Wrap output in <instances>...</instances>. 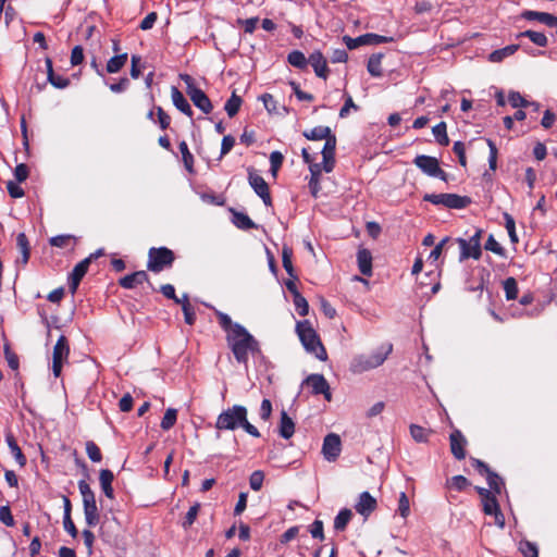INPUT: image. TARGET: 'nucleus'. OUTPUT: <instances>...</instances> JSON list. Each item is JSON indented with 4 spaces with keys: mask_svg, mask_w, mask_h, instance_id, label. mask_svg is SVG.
<instances>
[{
    "mask_svg": "<svg viewBox=\"0 0 557 557\" xmlns=\"http://www.w3.org/2000/svg\"><path fill=\"white\" fill-rule=\"evenodd\" d=\"M284 157L280 151H273L270 154L271 172L273 176H276L278 169L282 166Z\"/></svg>",
    "mask_w": 557,
    "mask_h": 557,
    "instance_id": "obj_56",
    "label": "nucleus"
},
{
    "mask_svg": "<svg viewBox=\"0 0 557 557\" xmlns=\"http://www.w3.org/2000/svg\"><path fill=\"white\" fill-rule=\"evenodd\" d=\"M382 59H383V54L382 53H375V54H372L369 60H368V65H367V69H368V72L373 76V77H381L382 76Z\"/></svg>",
    "mask_w": 557,
    "mask_h": 557,
    "instance_id": "obj_30",
    "label": "nucleus"
},
{
    "mask_svg": "<svg viewBox=\"0 0 557 557\" xmlns=\"http://www.w3.org/2000/svg\"><path fill=\"white\" fill-rule=\"evenodd\" d=\"M287 61L292 66L300 69V70L306 69V66L308 64V59L299 50H294V51L289 52L287 55Z\"/></svg>",
    "mask_w": 557,
    "mask_h": 557,
    "instance_id": "obj_33",
    "label": "nucleus"
},
{
    "mask_svg": "<svg viewBox=\"0 0 557 557\" xmlns=\"http://www.w3.org/2000/svg\"><path fill=\"white\" fill-rule=\"evenodd\" d=\"M413 164L429 176L447 181V174L441 169L440 162L435 157L419 154L414 158Z\"/></svg>",
    "mask_w": 557,
    "mask_h": 557,
    "instance_id": "obj_7",
    "label": "nucleus"
},
{
    "mask_svg": "<svg viewBox=\"0 0 557 557\" xmlns=\"http://www.w3.org/2000/svg\"><path fill=\"white\" fill-rule=\"evenodd\" d=\"M519 49V45H509L502 49L494 50L490 53L488 60L491 62H502L504 59L512 55Z\"/></svg>",
    "mask_w": 557,
    "mask_h": 557,
    "instance_id": "obj_26",
    "label": "nucleus"
},
{
    "mask_svg": "<svg viewBox=\"0 0 557 557\" xmlns=\"http://www.w3.org/2000/svg\"><path fill=\"white\" fill-rule=\"evenodd\" d=\"M450 450L454 457L458 460L465 459L466 450L465 446L467 441L459 430H455L450 433Z\"/></svg>",
    "mask_w": 557,
    "mask_h": 557,
    "instance_id": "obj_17",
    "label": "nucleus"
},
{
    "mask_svg": "<svg viewBox=\"0 0 557 557\" xmlns=\"http://www.w3.org/2000/svg\"><path fill=\"white\" fill-rule=\"evenodd\" d=\"M114 480L113 472L108 469H102L99 474L100 486L108 498L114 497L112 482Z\"/></svg>",
    "mask_w": 557,
    "mask_h": 557,
    "instance_id": "obj_24",
    "label": "nucleus"
},
{
    "mask_svg": "<svg viewBox=\"0 0 557 557\" xmlns=\"http://www.w3.org/2000/svg\"><path fill=\"white\" fill-rule=\"evenodd\" d=\"M174 252L166 248H150L148 252L147 269L151 272L159 273L169 268L174 262Z\"/></svg>",
    "mask_w": 557,
    "mask_h": 557,
    "instance_id": "obj_4",
    "label": "nucleus"
},
{
    "mask_svg": "<svg viewBox=\"0 0 557 557\" xmlns=\"http://www.w3.org/2000/svg\"><path fill=\"white\" fill-rule=\"evenodd\" d=\"M335 149H336V136L332 134L325 139L322 148L323 170L330 173L334 169L335 164Z\"/></svg>",
    "mask_w": 557,
    "mask_h": 557,
    "instance_id": "obj_11",
    "label": "nucleus"
},
{
    "mask_svg": "<svg viewBox=\"0 0 557 557\" xmlns=\"http://www.w3.org/2000/svg\"><path fill=\"white\" fill-rule=\"evenodd\" d=\"M486 480L490 485V488L494 493L500 494L502 487L504 485L502 478L498 474H496L495 472L491 471L486 474Z\"/></svg>",
    "mask_w": 557,
    "mask_h": 557,
    "instance_id": "obj_47",
    "label": "nucleus"
},
{
    "mask_svg": "<svg viewBox=\"0 0 557 557\" xmlns=\"http://www.w3.org/2000/svg\"><path fill=\"white\" fill-rule=\"evenodd\" d=\"M508 102L512 108H528L529 101L525 100L520 92L510 91L508 95Z\"/></svg>",
    "mask_w": 557,
    "mask_h": 557,
    "instance_id": "obj_51",
    "label": "nucleus"
},
{
    "mask_svg": "<svg viewBox=\"0 0 557 557\" xmlns=\"http://www.w3.org/2000/svg\"><path fill=\"white\" fill-rule=\"evenodd\" d=\"M176 419H177V410L173 409V408H169L165 411L163 419L161 421V424H160L161 429L164 431L170 430L176 423Z\"/></svg>",
    "mask_w": 557,
    "mask_h": 557,
    "instance_id": "obj_42",
    "label": "nucleus"
},
{
    "mask_svg": "<svg viewBox=\"0 0 557 557\" xmlns=\"http://www.w3.org/2000/svg\"><path fill=\"white\" fill-rule=\"evenodd\" d=\"M69 355V342L64 335H61L58 338L52 352V371L55 377L61 375L63 363L67 361Z\"/></svg>",
    "mask_w": 557,
    "mask_h": 557,
    "instance_id": "obj_8",
    "label": "nucleus"
},
{
    "mask_svg": "<svg viewBox=\"0 0 557 557\" xmlns=\"http://www.w3.org/2000/svg\"><path fill=\"white\" fill-rule=\"evenodd\" d=\"M7 189H8L9 195L12 198H21L24 196L23 188L17 183H15L13 181L8 182Z\"/></svg>",
    "mask_w": 557,
    "mask_h": 557,
    "instance_id": "obj_63",
    "label": "nucleus"
},
{
    "mask_svg": "<svg viewBox=\"0 0 557 557\" xmlns=\"http://www.w3.org/2000/svg\"><path fill=\"white\" fill-rule=\"evenodd\" d=\"M292 257H293L292 249L288 247H283V249H282L283 268L285 269V271L288 273L289 276L295 277L294 268H293V263H292Z\"/></svg>",
    "mask_w": 557,
    "mask_h": 557,
    "instance_id": "obj_44",
    "label": "nucleus"
},
{
    "mask_svg": "<svg viewBox=\"0 0 557 557\" xmlns=\"http://www.w3.org/2000/svg\"><path fill=\"white\" fill-rule=\"evenodd\" d=\"M0 521L7 527L14 525V518L9 506L0 507Z\"/></svg>",
    "mask_w": 557,
    "mask_h": 557,
    "instance_id": "obj_60",
    "label": "nucleus"
},
{
    "mask_svg": "<svg viewBox=\"0 0 557 557\" xmlns=\"http://www.w3.org/2000/svg\"><path fill=\"white\" fill-rule=\"evenodd\" d=\"M371 369H375V367L369 360L367 355L356 356L350 363V370L354 373H362Z\"/></svg>",
    "mask_w": 557,
    "mask_h": 557,
    "instance_id": "obj_25",
    "label": "nucleus"
},
{
    "mask_svg": "<svg viewBox=\"0 0 557 557\" xmlns=\"http://www.w3.org/2000/svg\"><path fill=\"white\" fill-rule=\"evenodd\" d=\"M332 135V131L329 126H315L310 131L304 132V136L309 140H321L326 139Z\"/></svg>",
    "mask_w": 557,
    "mask_h": 557,
    "instance_id": "obj_27",
    "label": "nucleus"
},
{
    "mask_svg": "<svg viewBox=\"0 0 557 557\" xmlns=\"http://www.w3.org/2000/svg\"><path fill=\"white\" fill-rule=\"evenodd\" d=\"M308 63L313 67L318 77L326 79L329 75L327 62L320 51L312 52L308 58Z\"/></svg>",
    "mask_w": 557,
    "mask_h": 557,
    "instance_id": "obj_15",
    "label": "nucleus"
},
{
    "mask_svg": "<svg viewBox=\"0 0 557 557\" xmlns=\"http://www.w3.org/2000/svg\"><path fill=\"white\" fill-rule=\"evenodd\" d=\"M482 504H483V511L486 515H493L499 510V506H498V503H497L494 494L491 495L490 497L483 499Z\"/></svg>",
    "mask_w": 557,
    "mask_h": 557,
    "instance_id": "obj_54",
    "label": "nucleus"
},
{
    "mask_svg": "<svg viewBox=\"0 0 557 557\" xmlns=\"http://www.w3.org/2000/svg\"><path fill=\"white\" fill-rule=\"evenodd\" d=\"M484 248L488 251H492L500 257H504L505 256V249L503 248V246L495 239V237L493 235H490L486 243H485V246Z\"/></svg>",
    "mask_w": 557,
    "mask_h": 557,
    "instance_id": "obj_52",
    "label": "nucleus"
},
{
    "mask_svg": "<svg viewBox=\"0 0 557 557\" xmlns=\"http://www.w3.org/2000/svg\"><path fill=\"white\" fill-rule=\"evenodd\" d=\"M362 38H366V45H379L393 41L392 37L381 36L376 34H364L362 35Z\"/></svg>",
    "mask_w": 557,
    "mask_h": 557,
    "instance_id": "obj_57",
    "label": "nucleus"
},
{
    "mask_svg": "<svg viewBox=\"0 0 557 557\" xmlns=\"http://www.w3.org/2000/svg\"><path fill=\"white\" fill-rule=\"evenodd\" d=\"M527 37L529 38L534 45L539 47H546L548 44V39L545 36L544 33L534 32V30H525L520 34H518L517 38Z\"/></svg>",
    "mask_w": 557,
    "mask_h": 557,
    "instance_id": "obj_32",
    "label": "nucleus"
},
{
    "mask_svg": "<svg viewBox=\"0 0 557 557\" xmlns=\"http://www.w3.org/2000/svg\"><path fill=\"white\" fill-rule=\"evenodd\" d=\"M306 383L312 388L314 395H323L327 401H331L332 394L330 385L322 374H311L306 379Z\"/></svg>",
    "mask_w": 557,
    "mask_h": 557,
    "instance_id": "obj_12",
    "label": "nucleus"
},
{
    "mask_svg": "<svg viewBox=\"0 0 557 557\" xmlns=\"http://www.w3.org/2000/svg\"><path fill=\"white\" fill-rule=\"evenodd\" d=\"M83 509H84L86 524L89 528L96 527L100 520V515H99L97 503L95 505L86 506Z\"/></svg>",
    "mask_w": 557,
    "mask_h": 557,
    "instance_id": "obj_31",
    "label": "nucleus"
},
{
    "mask_svg": "<svg viewBox=\"0 0 557 557\" xmlns=\"http://www.w3.org/2000/svg\"><path fill=\"white\" fill-rule=\"evenodd\" d=\"M144 282H149L148 274L145 271H137L122 277L119 283L123 288L132 289Z\"/></svg>",
    "mask_w": 557,
    "mask_h": 557,
    "instance_id": "obj_19",
    "label": "nucleus"
},
{
    "mask_svg": "<svg viewBox=\"0 0 557 557\" xmlns=\"http://www.w3.org/2000/svg\"><path fill=\"white\" fill-rule=\"evenodd\" d=\"M392 350H393V345L392 344H386V345H383V346L379 347L372 354L367 355V357L372 362V364L375 368H377V367H380L381 364L384 363V361L386 360L388 355L392 352Z\"/></svg>",
    "mask_w": 557,
    "mask_h": 557,
    "instance_id": "obj_23",
    "label": "nucleus"
},
{
    "mask_svg": "<svg viewBox=\"0 0 557 557\" xmlns=\"http://www.w3.org/2000/svg\"><path fill=\"white\" fill-rule=\"evenodd\" d=\"M481 236H482V230H476L475 233L470 236V238L463 239L458 238L457 243L460 247V260H466L469 258H473L478 260L482 255L481 249Z\"/></svg>",
    "mask_w": 557,
    "mask_h": 557,
    "instance_id": "obj_6",
    "label": "nucleus"
},
{
    "mask_svg": "<svg viewBox=\"0 0 557 557\" xmlns=\"http://www.w3.org/2000/svg\"><path fill=\"white\" fill-rule=\"evenodd\" d=\"M86 454L88 455L89 459L94 462H100L102 459V455L99 447L92 441H88L86 443Z\"/></svg>",
    "mask_w": 557,
    "mask_h": 557,
    "instance_id": "obj_50",
    "label": "nucleus"
},
{
    "mask_svg": "<svg viewBox=\"0 0 557 557\" xmlns=\"http://www.w3.org/2000/svg\"><path fill=\"white\" fill-rule=\"evenodd\" d=\"M76 238L73 235L64 234L57 235L49 239V243L52 247L65 248L71 242H75Z\"/></svg>",
    "mask_w": 557,
    "mask_h": 557,
    "instance_id": "obj_46",
    "label": "nucleus"
},
{
    "mask_svg": "<svg viewBox=\"0 0 557 557\" xmlns=\"http://www.w3.org/2000/svg\"><path fill=\"white\" fill-rule=\"evenodd\" d=\"M249 185L252 187L255 193L262 199L267 207L272 206V199L269 191V185L264 178L252 170L249 171L248 175Z\"/></svg>",
    "mask_w": 557,
    "mask_h": 557,
    "instance_id": "obj_9",
    "label": "nucleus"
},
{
    "mask_svg": "<svg viewBox=\"0 0 557 557\" xmlns=\"http://www.w3.org/2000/svg\"><path fill=\"white\" fill-rule=\"evenodd\" d=\"M470 485V482L463 475H455L447 480L446 486L449 490L458 492L465 491Z\"/></svg>",
    "mask_w": 557,
    "mask_h": 557,
    "instance_id": "obj_37",
    "label": "nucleus"
},
{
    "mask_svg": "<svg viewBox=\"0 0 557 557\" xmlns=\"http://www.w3.org/2000/svg\"><path fill=\"white\" fill-rule=\"evenodd\" d=\"M5 441H7V444L10 448L12 455L14 456L16 462L21 467H24L26 465V457L24 456L21 448L18 447L14 436L12 434H9V435H7Z\"/></svg>",
    "mask_w": 557,
    "mask_h": 557,
    "instance_id": "obj_28",
    "label": "nucleus"
},
{
    "mask_svg": "<svg viewBox=\"0 0 557 557\" xmlns=\"http://www.w3.org/2000/svg\"><path fill=\"white\" fill-rule=\"evenodd\" d=\"M171 97L173 104L177 110H180L182 113L186 114L187 116H193V110L184 95L178 90L177 87L173 86L171 88Z\"/></svg>",
    "mask_w": 557,
    "mask_h": 557,
    "instance_id": "obj_20",
    "label": "nucleus"
},
{
    "mask_svg": "<svg viewBox=\"0 0 557 557\" xmlns=\"http://www.w3.org/2000/svg\"><path fill=\"white\" fill-rule=\"evenodd\" d=\"M294 306L299 315L305 317L309 312V305L306 298L301 294H297L294 297Z\"/></svg>",
    "mask_w": 557,
    "mask_h": 557,
    "instance_id": "obj_49",
    "label": "nucleus"
},
{
    "mask_svg": "<svg viewBox=\"0 0 557 557\" xmlns=\"http://www.w3.org/2000/svg\"><path fill=\"white\" fill-rule=\"evenodd\" d=\"M296 332L307 352L314 355L321 361L326 360V350L309 321L297 322Z\"/></svg>",
    "mask_w": 557,
    "mask_h": 557,
    "instance_id": "obj_3",
    "label": "nucleus"
},
{
    "mask_svg": "<svg viewBox=\"0 0 557 557\" xmlns=\"http://www.w3.org/2000/svg\"><path fill=\"white\" fill-rule=\"evenodd\" d=\"M232 221L240 230H250L256 227L253 221L243 212H233Z\"/></svg>",
    "mask_w": 557,
    "mask_h": 557,
    "instance_id": "obj_35",
    "label": "nucleus"
},
{
    "mask_svg": "<svg viewBox=\"0 0 557 557\" xmlns=\"http://www.w3.org/2000/svg\"><path fill=\"white\" fill-rule=\"evenodd\" d=\"M504 219H505V227H506V230L508 232L510 240L512 243H517L518 242V236H517V233H516V223H515L513 218L510 214L505 213L504 214Z\"/></svg>",
    "mask_w": 557,
    "mask_h": 557,
    "instance_id": "obj_55",
    "label": "nucleus"
},
{
    "mask_svg": "<svg viewBox=\"0 0 557 557\" xmlns=\"http://www.w3.org/2000/svg\"><path fill=\"white\" fill-rule=\"evenodd\" d=\"M423 200L450 209H463L471 202L470 198L457 194H425Z\"/></svg>",
    "mask_w": 557,
    "mask_h": 557,
    "instance_id": "obj_5",
    "label": "nucleus"
},
{
    "mask_svg": "<svg viewBox=\"0 0 557 557\" xmlns=\"http://www.w3.org/2000/svg\"><path fill=\"white\" fill-rule=\"evenodd\" d=\"M376 508V500L374 497L371 496L369 492H362L359 495V499L355 506V509L358 513L363 516L364 518H368L371 512L374 511Z\"/></svg>",
    "mask_w": 557,
    "mask_h": 557,
    "instance_id": "obj_16",
    "label": "nucleus"
},
{
    "mask_svg": "<svg viewBox=\"0 0 557 557\" xmlns=\"http://www.w3.org/2000/svg\"><path fill=\"white\" fill-rule=\"evenodd\" d=\"M522 17L528 21H537L541 22L547 26H556L557 25V16L546 13V12H539V11H524L522 13Z\"/></svg>",
    "mask_w": 557,
    "mask_h": 557,
    "instance_id": "obj_18",
    "label": "nucleus"
},
{
    "mask_svg": "<svg viewBox=\"0 0 557 557\" xmlns=\"http://www.w3.org/2000/svg\"><path fill=\"white\" fill-rule=\"evenodd\" d=\"M453 150L458 156L460 165L465 168L467 165L465 144L462 141H456L453 146Z\"/></svg>",
    "mask_w": 557,
    "mask_h": 557,
    "instance_id": "obj_62",
    "label": "nucleus"
},
{
    "mask_svg": "<svg viewBox=\"0 0 557 557\" xmlns=\"http://www.w3.org/2000/svg\"><path fill=\"white\" fill-rule=\"evenodd\" d=\"M16 246L22 253V263L26 264L29 259V243L24 233H20L16 237Z\"/></svg>",
    "mask_w": 557,
    "mask_h": 557,
    "instance_id": "obj_36",
    "label": "nucleus"
},
{
    "mask_svg": "<svg viewBox=\"0 0 557 557\" xmlns=\"http://www.w3.org/2000/svg\"><path fill=\"white\" fill-rule=\"evenodd\" d=\"M357 261H358V268L359 271L366 275L371 276L372 275V255L370 250L362 248L358 250L357 253Z\"/></svg>",
    "mask_w": 557,
    "mask_h": 557,
    "instance_id": "obj_21",
    "label": "nucleus"
},
{
    "mask_svg": "<svg viewBox=\"0 0 557 557\" xmlns=\"http://www.w3.org/2000/svg\"><path fill=\"white\" fill-rule=\"evenodd\" d=\"M14 177L18 183L26 181L28 177V168L26 164H17L14 169Z\"/></svg>",
    "mask_w": 557,
    "mask_h": 557,
    "instance_id": "obj_64",
    "label": "nucleus"
},
{
    "mask_svg": "<svg viewBox=\"0 0 557 557\" xmlns=\"http://www.w3.org/2000/svg\"><path fill=\"white\" fill-rule=\"evenodd\" d=\"M214 426L219 431H234L242 428L249 435L260 437L258 429L248 421L247 408L242 405H234L223 410L218 416Z\"/></svg>",
    "mask_w": 557,
    "mask_h": 557,
    "instance_id": "obj_2",
    "label": "nucleus"
},
{
    "mask_svg": "<svg viewBox=\"0 0 557 557\" xmlns=\"http://www.w3.org/2000/svg\"><path fill=\"white\" fill-rule=\"evenodd\" d=\"M504 290L507 300L516 299L518 296V285L513 277H508L504 281Z\"/></svg>",
    "mask_w": 557,
    "mask_h": 557,
    "instance_id": "obj_43",
    "label": "nucleus"
},
{
    "mask_svg": "<svg viewBox=\"0 0 557 557\" xmlns=\"http://www.w3.org/2000/svg\"><path fill=\"white\" fill-rule=\"evenodd\" d=\"M410 435L418 443H425L431 434L430 430L424 429L418 424L410 425Z\"/></svg>",
    "mask_w": 557,
    "mask_h": 557,
    "instance_id": "obj_38",
    "label": "nucleus"
},
{
    "mask_svg": "<svg viewBox=\"0 0 557 557\" xmlns=\"http://www.w3.org/2000/svg\"><path fill=\"white\" fill-rule=\"evenodd\" d=\"M520 550L523 557H539V550L534 543L531 542H522L520 544Z\"/></svg>",
    "mask_w": 557,
    "mask_h": 557,
    "instance_id": "obj_58",
    "label": "nucleus"
},
{
    "mask_svg": "<svg viewBox=\"0 0 557 557\" xmlns=\"http://www.w3.org/2000/svg\"><path fill=\"white\" fill-rule=\"evenodd\" d=\"M398 512L403 518L408 517L410 512L409 499L405 492H401L399 495Z\"/></svg>",
    "mask_w": 557,
    "mask_h": 557,
    "instance_id": "obj_59",
    "label": "nucleus"
},
{
    "mask_svg": "<svg viewBox=\"0 0 557 557\" xmlns=\"http://www.w3.org/2000/svg\"><path fill=\"white\" fill-rule=\"evenodd\" d=\"M264 474L260 470H256L250 474L249 485L253 491H260L263 484Z\"/></svg>",
    "mask_w": 557,
    "mask_h": 557,
    "instance_id": "obj_53",
    "label": "nucleus"
},
{
    "mask_svg": "<svg viewBox=\"0 0 557 557\" xmlns=\"http://www.w3.org/2000/svg\"><path fill=\"white\" fill-rule=\"evenodd\" d=\"M188 97L190 98L193 103L205 114H209L212 111L213 106L211 100L200 88H193L189 91Z\"/></svg>",
    "mask_w": 557,
    "mask_h": 557,
    "instance_id": "obj_14",
    "label": "nucleus"
},
{
    "mask_svg": "<svg viewBox=\"0 0 557 557\" xmlns=\"http://www.w3.org/2000/svg\"><path fill=\"white\" fill-rule=\"evenodd\" d=\"M199 509H200V504L199 503H196L195 505H193L189 510L187 511L183 522H182V527L186 530V529H189L194 522L196 521L197 519V516H198V512H199Z\"/></svg>",
    "mask_w": 557,
    "mask_h": 557,
    "instance_id": "obj_45",
    "label": "nucleus"
},
{
    "mask_svg": "<svg viewBox=\"0 0 557 557\" xmlns=\"http://www.w3.org/2000/svg\"><path fill=\"white\" fill-rule=\"evenodd\" d=\"M127 62V53L112 57L107 63L108 73H117Z\"/></svg>",
    "mask_w": 557,
    "mask_h": 557,
    "instance_id": "obj_34",
    "label": "nucleus"
},
{
    "mask_svg": "<svg viewBox=\"0 0 557 557\" xmlns=\"http://www.w3.org/2000/svg\"><path fill=\"white\" fill-rule=\"evenodd\" d=\"M295 433V423L285 410L281 411L278 434L285 440L290 438Z\"/></svg>",
    "mask_w": 557,
    "mask_h": 557,
    "instance_id": "obj_22",
    "label": "nucleus"
},
{
    "mask_svg": "<svg viewBox=\"0 0 557 557\" xmlns=\"http://www.w3.org/2000/svg\"><path fill=\"white\" fill-rule=\"evenodd\" d=\"M342 450L341 438L337 434L330 433L324 437L322 453L327 461H335Z\"/></svg>",
    "mask_w": 557,
    "mask_h": 557,
    "instance_id": "obj_10",
    "label": "nucleus"
},
{
    "mask_svg": "<svg viewBox=\"0 0 557 557\" xmlns=\"http://www.w3.org/2000/svg\"><path fill=\"white\" fill-rule=\"evenodd\" d=\"M352 512L348 508L342 509L334 519V529L337 532H342L346 529L349 521L351 520Z\"/></svg>",
    "mask_w": 557,
    "mask_h": 557,
    "instance_id": "obj_29",
    "label": "nucleus"
},
{
    "mask_svg": "<svg viewBox=\"0 0 557 557\" xmlns=\"http://www.w3.org/2000/svg\"><path fill=\"white\" fill-rule=\"evenodd\" d=\"M178 148L182 153L183 162H184L186 170L189 173H193L194 156L190 153L186 141H181L178 145Z\"/></svg>",
    "mask_w": 557,
    "mask_h": 557,
    "instance_id": "obj_41",
    "label": "nucleus"
},
{
    "mask_svg": "<svg viewBox=\"0 0 557 557\" xmlns=\"http://www.w3.org/2000/svg\"><path fill=\"white\" fill-rule=\"evenodd\" d=\"M89 265L90 258H85L74 267L69 281V286L72 293L76 292L82 278L87 273Z\"/></svg>",
    "mask_w": 557,
    "mask_h": 557,
    "instance_id": "obj_13",
    "label": "nucleus"
},
{
    "mask_svg": "<svg viewBox=\"0 0 557 557\" xmlns=\"http://www.w3.org/2000/svg\"><path fill=\"white\" fill-rule=\"evenodd\" d=\"M219 324L225 332L227 347L234 355L235 360L248 367L249 355H260L261 348L259 342L251 335L245 326L233 322L231 317L222 311L215 310Z\"/></svg>",
    "mask_w": 557,
    "mask_h": 557,
    "instance_id": "obj_1",
    "label": "nucleus"
},
{
    "mask_svg": "<svg viewBox=\"0 0 557 557\" xmlns=\"http://www.w3.org/2000/svg\"><path fill=\"white\" fill-rule=\"evenodd\" d=\"M154 109L158 115L157 122L159 123L161 129H166L171 123L170 115L161 107H156Z\"/></svg>",
    "mask_w": 557,
    "mask_h": 557,
    "instance_id": "obj_61",
    "label": "nucleus"
},
{
    "mask_svg": "<svg viewBox=\"0 0 557 557\" xmlns=\"http://www.w3.org/2000/svg\"><path fill=\"white\" fill-rule=\"evenodd\" d=\"M183 312H184L185 322L188 325H193L196 320V314H195L193 307L189 304L187 294H184Z\"/></svg>",
    "mask_w": 557,
    "mask_h": 557,
    "instance_id": "obj_48",
    "label": "nucleus"
},
{
    "mask_svg": "<svg viewBox=\"0 0 557 557\" xmlns=\"http://www.w3.org/2000/svg\"><path fill=\"white\" fill-rule=\"evenodd\" d=\"M242 106V98L235 92L232 94L231 98L225 103V111L230 117H233L239 111Z\"/></svg>",
    "mask_w": 557,
    "mask_h": 557,
    "instance_id": "obj_40",
    "label": "nucleus"
},
{
    "mask_svg": "<svg viewBox=\"0 0 557 557\" xmlns=\"http://www.w3.org/2000/svg\"><path fill=\"white\" fill-rule=\"evenodd\" d=\"M433 135L436 139V141L442 146H447L449 144V138L447 136L446 131V123L441 122L437 125H435L432 129Z\"/></svg>",
    "mask_w": 557,
    "mask_h": 557,
    "instance_id": "obj_39",
    "label": "nucleus"
}]
</instances>
